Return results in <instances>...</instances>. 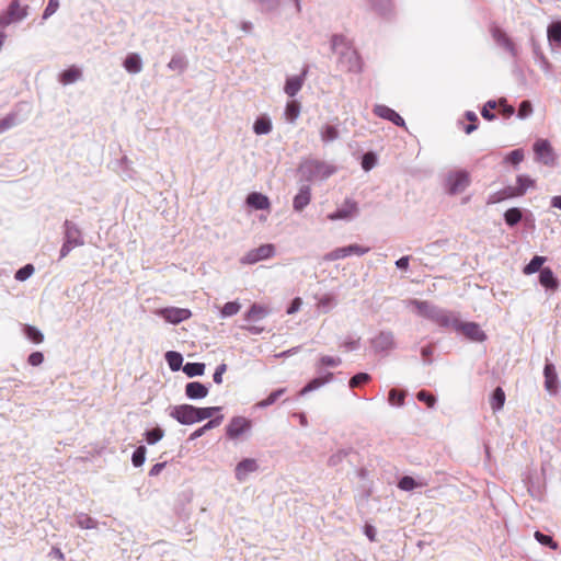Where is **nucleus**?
Listing matches in <instances>:
<instances>
[{
	"label": "nucleus",
	"mask_w": 561,
	"mask_h": 561,
	"mask_svg": "<svg viewBox=\"0 0 561 561\" xmlns=\"http://www.w3.org/2000/svg\"><path fill=\"white\" fill-rule=\"evenodd\" d=\"M253 129L257 135L268 134L272 130L271 121L267 117H260L255 121Z\"/></svg>",
	"instance_id": "obj_36"
},
{
	"label": "nucleus",
	"mask_w": 561,
	"mask_h": 561,
	"mask_svg": "<svg viewBox=\"0 0 561 561\" xmlns=\"http://www.w3.org/2000/svg\"><path fill=\"white\" fill-rule=\"evenodd\" d=\"M286 392V388L277 389L268 394V397L255 404L259 409H265L272 404H274L280 396H283Z\"/></svg>",
	"instance_id": "obj_31"
},
{
	"label": "nucleus",
	"mask_w": 561,
	"mask_h": 561,
	"mask_svg": "<svg viewBox=\"0 0 561 561\" xmlns=\"http://www.w3.org/2000/svg\"><path fill=\"white\" fill-rule=\"evenodd\" d=\"M548 39L551 43L561 44V22H552L547 30Z\"/></svg>",
	"instance_id": "obj_34"
},
{
	"label": "nucleus",
	"mask_w": 561,
	"mask_h": 561,
	"mask_svg": "<svg viewBox=\"0 0 561 561\" xmlns=\"http://www.w3.org/2000/svg\"><path fill=\"white\" fill-rule=\"evenodd\" d=\"M539 283L548 290L556 291L559 287V282L550 267H543L539 274Z\"/></svg>",
	"instance_id": "obj_21"
},
{
	"label": "nucleus",
	"mask_w": 561,
	"mask_h": 561,
	"mask_svg": "<svg viewBox=\"0 0 561 561\" xmlns=\"http://www.w3.org/2000/svg\"><path fill=\"white\" fill-rule=\"evenodd\" d=\"M524 159V152L523 150L520 149H516V150H513L511 151L507 157L505 158V160L514 165H517L518 163H520Z\"/></svg>",
	"instance_id": "obj_52"
},
{
	"label": "nucleus",
	"mask_w": 561,
	"mask_h": 561,
	"mask_svg": "<svg viewBox=\"0 0 561 561\" xmlns=\"http://www.w3.org/2000/svg\"><path fill=\"white\" fill-rule=\"evenodd\" d=\"M506 198L503 195L502 191L495 192L489 196L488 204H497Z\"/></svg>",
	"instance_id": "obj_62"
},
{
	"label": "nucleus",
	"mask_w": 561,
	"mask_h": 561,
	"mask_svg": "<svg viewBox=\"0 0 561 561\" xmlns=\"http://www.w3.org/2000/svg\"><path fill=\"white\" fill-rule=\"evenodd\" d=\"M268 313L270 309L267 306L253 304L249 311L245 313V320L250 323H255L264 319ZM247 330L253 334H259L263 331V328L256 324H250L247 327Z\"/></svg>",
	"instance_id": "obj_5"
},
{
	"label": "nucleus",
	"mask_w": 561,
	"mask_h": 561,
	"mask_svg": "<svg viewBox=\"0 0 561 561\" xmlns=\"http://www.w3.org/2000/svg\"><path fill=\"white\" fill-rule=\"evenodd\" d=\"M307 72L308 70L305 68L301 75L290 77L286 80L284 91L288 96L293 98L301 90Z\"/></svg>",
	"instance_id": "obj_16"
},
{
	"label": "nucleus",
	"mask_w": 561,
	"mask_h": 561,
	"mask_svg": "<svg viewBox=\"0 0 561 561\" xmlns=\"http://www.w3.org/2000/svg\"><path fill=\"white\" fill-rule=\"evenodd\" d=\"M245 203L249 207L260 210H270L271 202L270 198L257 192H252L248 195Z\"/></svg>",
	"instance_id": "obj_17"
},
{
	"label": "nucleus",
	"mask_w": 561,
	"mask_h": 561,
	"mask_svg": "<svg viewBox=\"0 0 561 561\" xmlns=\"http://www.w3.org/2000/svg\"><path fill=\"white\" fill-rule=\"evenodd\" d=\"M374 113L378 117L390 121L397 126H400V127L405 126L404 119L394 110H392L386 105H382V104L376 105L374 107Z\"/></svg>",
	"instance_id": "obj_13"
},
{
	"label": "nucleus",
	"mask_w": 561,
	"mask_h": 561,
	"mask_svg": "<svg viewBox=\"0 0 561 561\" xmlns=\"http://www.w3.org/2000/svg\"><path fill=\"white\" fill-rule=\"evenodd\" d=\"M504 403H505V393L501 387H497L494 389L491 400H490L491 409L494 412H497L503 408Z\"/></svg>",
	"instance_id": "obj_29"
},
{
	"label": "nucleus",
	"mask_w": 561,
	"mask_h": 561,
	"mask_svg": "<svg viewBox=\"0 0 561 561\" xmlns=\"http://www.w3.org/2000/svg\"><path fill=\"white\" fill-rule=\"evenodd\" d=\"M154 313L171 324H179L192 317V311L190 309L178 307L161 308L156 310Z\"/></svg>",
	"instance_id": "obj_4"
},
{
	"label": "nucleus",
	"mask_w": 561,
	"mask_h": 561,
	"mask_svg": "<svg viewBox=\"0 0 561 561\" xmlns=\"http://www.w3.org/2000/svg\"><path fill=\"white\" fill-rule=\"evenodd\" d=\"M226 370H227L226 364H220L217 366V368L214 373V376H213L215 383L220 385L222 382V375Z\"/></svg>",
	"instance_id": "obj_58"
},
{
	"label": "nucleus",
	"mask_w": 561,
	"mask_h": 561,
	"mask_svg": "<svg viewBox=\"0 0 561 561\" xmlns=\"http://www.w3.org/2000/svg\"><path fill=\"white\" fill-rule=\"evenodd\" d=\"M311 199V191L309 186H304L299 190L298 194L294 198V209L297 211H301Z\"/></svg>",
	"instance_id": "obj_24"
},
{
	"label": "nucleus",
	"mask_w": 561,
	"mask_h": 561,
	"mask_svg": "<svg viewBox=\"0 0 561 561\" xmlns=\"http://www.w3.org/2000/svg\"><path fill=\"white\" fill-rule=\"evenodd\" d=\"M369 379H370V376L368 374L358 373L350 379L348 385L351 388H356V387L360 386L362 383L367 382Z\"/></svg>",
	"instance_id": "obj_47"
},
{
	"label": "nucleus",
	"mask_w": 561,
	"mask_h": 561,
	"mask_svg": "<svg viewBox=\"0 0 561 561\" xmlns=\"http://www.w3.org/2000/svg\"><path fill=\"white\" fill-rule=\"evenodd\" d=\"M533 112V106L529 101H523L518 108V117L525 118Z\"/></svg>",
	"instance_id": "obj_55"
},
{
	"label": "nucleus",
	"mask_w": 561,
	"mask_h": 561,
	"mask_svg": "<svg viewBox=\"0 0 561 561\" xmlns=\"http://www.w3.org/2000/svg\"><path fill=\"white\" fill-rule=\"evenodd\" d=\"M146 459V448L144 446H139L136 448V450L133 453L131 461L135 467H140Z\"/></svg>",
	"instance_id": "obj_45"
},
{
	"label": "nucleus",
	"mask_w": 561,
	"mask_h": 561,
	"mask_svg": "<svg viewBox=\"0 0 561 561\" xmlns=\"http://www.w3.org/2000/svg\"><path fill=\"white\" fill-rule=\"evenodd\" d=\"M76 525L80 529H96L99 522L83 512H77L73 514Z\"/></svg>",
	"instance_id": "obj_23"
},
{
	"label": "nucleus",
	"mask_w": 561,
	"mask_h": 561,
	"mask_svg": "<svg viewBox=\"0 0 561 561\" xmlns=\"http://www.w3.org/2000/svg\"><path fill=\"white\" fill-rule=\"evenodd\" d=\"M25 334L34 343L43 342V334L34 327L27 325L25 328Z\"/></svg>",
	"instance_id": "obj_51"
},
{
	"label": "nucleus",
	"mask_w": 561,
	"mask_h": 561,
	"mask_svg": "<svg viewBox=\"0 0 561 561\" xmlns=\"http://www.w3.org/2000/svg\"><path fill=\"white\" fill-rule=\"evenodd\" d=\"M357 204L354 201H346L343 208L328 215L329 220L348 219L357 213Z\"/></svg>",
	"instance_id": "obj_19"
},
{
	"label": "nucleus",
	"mask_w": 561,
	"mask_h": 561,
	"mask_svg": "<svg viewBox=\"0 0 561 561\" xmlns=\"http://www.w3.org/2000/svg\"><path fill=\"white\" fill-rule=\"evenodd\" d=\"M44 356L43 353H31L28 356V363L32 366H38L43 363Z\"/></svg>",
	"instance_id": "obj_60"
},
{
	"label": "nucleus",
	"mask_w": 561,
	"mask_h": 561,
	"mask_svg": "<svg viewBox=\"0 0 561 561\" xmlns=\"http://www.w3.org/2000/svg\"><path fill=\"white\" fill-rule=\"evenodd\" d=\"M275 254V247L271 243L262 244L256 249L247 252L240 260L242 264H255L262 260L270 259Z\"/></svg>",
	"instance_id": "obj_6"
},
{
	"label": "nucleus",
	"mask_w": 561,
	"mask_h": 561,
	"mask_svg": "<svg viewBox=\"0 0 561 561\" xmlns=\"http://www.w3.org/2000/svg\"><path fill=\"white\" fill-rule=\"evenodd\" d=\"M543 375L546 390L550 394H556L558 392V377L554 365L549 360L545 365Z\"/></svg>",
	"instance_id": "obj_15"
},
{
	"label": "nucleus",
	"mask_w": 561,
	"mask_h": 561,
	"mask_svg": "<svg viewBox=\"0 0 561 561\" xmlns=\"http://www.w3.org/2000/svg\"><path fill=\"white\" fill-rule=\"evenodd\" d=\"M241 309V305L238 301H229L221 308L222 317H231L237 314Z\"/></svg>",
	"instance_id": "obj_43"
},
{
	"label": "nucleus",
	"mask_w": 561,
	"mask_h": 561,
	"mask_svg": "<svg viewBox=\"0 0 561 561\" xmlns=\"http://www.w3.org/2000/svg\"><path fill=\"white\" fill-rule=\"evenodd\" d=\"M165 467V462H159V463H156L154 466H152V468L150 469L149 471V476L151 477H156L158 476L162 470L163 468Z\"/></svg>",
	"instance_id": "obj_64"
},
{
	"label": "nucleus",
	"mask_w": 561,
	"mask_h": 561,
	"mask_svg": "<svg viewBox=\"0 0 561 561\" xmlns=\"http://www.w3.org/2000/svg\"><path fill=\"white\" fill-rule=\"evenodd\" d=\"M416 398L420 401L424 402L428 408H434V405L436 403V398L432 393H430L425 390L419 391L416 394Z\"/></svg>",
	"instance_id": "obj_46"
},
{
	"label": "nucleus",
	"mask_w": 561,
	"mask_h": 561,
	"mask_svg": "<svg viewBox=\"0 0 561 561\" xmlns=\"http://www.w3.org/2000/svg\"><path fill=\"white\" fill-rule=\"evenodd\" d=\"M300 114V104L297 101H290L287 103L285 108L286 119L295 122Z\"/></svg>",
	"instance_id": "obj_37"
},
{
	"label": "nucleus",
	"mask_w": 561,
	"mask_h": 561,
	"mask_svg": "<svg viewBox=\"0 0 561 561\" xmlns=\"http://www.w3.org/2000/svg\"><path fill=\"white\" fill-rule=\"evenodd\" d=\"M470 184V175L467 171L459 170L447 176V186L450 194L463 192Z\"/></svg>",
	"instance_id": "obj_9"
},
{
	"label": "nucleus",
	"mask_w": 561,
	"mask_h": 561,
	"mask_svg": "<svg viewBox=\"0 0 561 561\" xmlns=\"http://www.w3.org/2000/svg\"><path fill=\"white\" fill-rule=\"evenodd\" d=\"M375 162H376V158H375L374 153L368 152V153H365L363 157L362 167L364 170L368 171L375 165Z\"/></svg>",
	"instance_id": "obj_56"
},
{
	"label": "nucleus",
	"mask_w": 561,
	"mask_h": 561,
	"mask_svg": "<svg viewBox=\"0 0 561 561\" xmlns=\"http://www.w3.org/2000/svg\"><path fill=\"white\" fill-rule=\"evenodd\" d=\"M501 191L506 199L523 196V190H518L517 186H507Z\"/></svg>",
	"instance_id": "obj_54"
},
{
	"label": "nucleus",
	"mask_w": 561,
	"mask_h": 561,
	"mask_svg": "<svg viewBox=\"0 0 561 561\" xmlns=\"http://www.w3.org/2000/svg\"><path fill=\"white\" fill-rule=\"evenodd\" d=\"M424 485L425 483L417 482L410 476L402 477L398 483L399 489H401L402 491H413L414 489L422 488Z\"/></svg>",
	"instance_id": "obj_32"
},
{
	"label": "nucleus",
	"mask_w": 561,
	"mask_h": 561,
	"mask_svg": "<svg viewBox=\"0 0 561 561\" xmlns=\"http://www.w3.org/2000/svg\"><path fill=\"white\" fill-rule=\"evenodd\" d=\"M33 273L34 266L32 264H27L15 273V278L20 282H23L26 280Z\"/></svg>",
	"instance_id": "obj_49"
},
{
	"label": "nucleus",
	"mask_w": 561,
	"mask_h": 561,
	"mask_svg": "<svg viewBox=\"0 0 561 561\" xmlns=\"http://www.w3.org/2000/svg\"><path fill=\"white\" fill-rule=\"evenodd\" d=\"M168 66L170 69L182 71L185 68V61L181 57H173Z\"/></svg>",
	"instance_id": "obj_57"
},
{
	"label": "nucleus",
	"mask_w": 561,
	"mask_h": 561,
	"mask_svg": "<svg viewBox=\"0 0 561 561\" xmlns=\"http://www.w3.org/2000/svg\"><path fill=\"white\" fill-rule=\"evenodd\" d=\"M333 378L332 373L328 374H319V377L310 380L299 392L300 396H306L307 393L319 389L320 387L329 383Z\"/></svg>",
	"instance_id": "obj_20"
},
{
	"label": "nucleus",
	"mask_w": 561,
	"mask_h": 561,
	"mask_svg": "<svg viewBox=\"0 0 561 561\" xmlns=\"http://www.w3.org/2000/svg\"><path fill=\"white\" fill-rule=\"evenodd\" d=\"M220 407H207V408H196L195 407V415L196 422H201L214 416V414L220 411Z\"/></svg>",
	"instance_id": "obj_33"
},
{
	"label": "nucleus",
	"mask_w": 561,
	"mask_h": 561,
	"mask_svg": "<svg viewBox=\"0 0 561 561\" xmlns=\"http://www.w3.org/2000/svg\"><path fill=\"white\" fill-rule=\"evenodd\" d=\"M124 68L129 73H138L142 69V62L138 54L130 53L124 60Z\"/></svg>",
	"instance_id": "obj_25"
},
{
	"label": "nucleus",
	"mask_w": 561,
	"mask_h": 561,
	"mask_svg": "<svg viewBox=\"0 0 561 561\" xmlns=\"http://www.w3.org/2000/svg\"><path fill=\"white\" fill-rule=\"evenodd\" d=\"M517 188L523 190V195L530 187L535 186V181L529 179L528 176L519 175L517 176Z\"/></svg>",
	"instance_id": "obj_48"
},
{
	"label": "nucleus",
	"mask_w": 561,
	"mask_h": 561,
	"mask_svg": "<svg viewBox=\"0 0 561 561\" xmlns=\"http://www.w3.org/2000/svg\"><path fill=\"white\" fill-rule=\"evenodd\" d=\"M460 331L470 340L481 342L485 339L484 332L477 323L468 322L459 327Z\"/></svg>",
	"instance_id": "obj_22"
},
{
	"label": "nucleus",
	"mask_w": 561,
	"mask_h": 561,
	"mask_svg": "<svg viewBox=\"0 0 561 561\" xmlns=\"http://www.w3.org/2000/svg\"><path fill=\"white\" fill-rule=\"evenodd\" d=\"M169 415L184 425L196 423L195 407L191 404L170 407Z\"/></svg>",
	"instance_id": "obj_7"
},
{
	"label": "nucleus",
	"mask_w": 561,
	"mask_h": 561,
	"mask_svg": "<svg viewBox=\"0 0 561 561\" xmlns=\"http://www.w3.org/2000/svg\"><path fill=\"white\" fill-rule=\"evenodd\" d=\"M321 139L324 142L333 141L339 137V130L332 125H324L320 130Z\"/></svg>",
	"instance_id": "obj_39"
},
{
	"label": "nucleus",
	"mask_w": 561,
	"mask_h": 561,
	"mask_svg": "<svg viewBox=\"0 0 561 561\" xmlns=\"http://www.w3.org/2000/svg\"><path fill=\"white\" fill-rule=\"evenodd\" d=\"M499 108H500V113L505 118H510L515 113V108L512 105L507 104L506 99L499 100Z\"/></svg>",
	"instance_id": "obj_50"
},
{
	"label": "nucleus",
	"mask_w": 561,
	"mask_h": 561,
	"mask_svg": "<svg viewBox=\"0 0 561 561\" xmlns=\"http://www.w3.org/2000/svg\"><path fill=\"white\" fill-rule=\"evenodd\" d=\"M163 435H164V432L160 427L149 430L145 433L146 442L149 445H154L156 443H158L160 439H162Z\"/></svg>",
	"instance_id": "obj_41"
},
{
	"label": "nucleus",
	"mask_w": 561,
	"mask_h": 561,
	"mask_svg": "<svg viewBox=\"0 0 561 561\" xmlns=\"http://www.w3.org/2000/svg\"><path fill=\"white\" fill-rule=\"evenodd\" d=\"M490 32L497 45L502 46L504 49H506L513 55L516 54L515 45L510 38V36L505 33V31H503L497 25H492L490 27Z\"/></svg>",
	"instance_id": "obj_12"
},
{
	"label": "nucleus",
	"mask_w": 561,
	"mask_h": 561,
	"mask_svg": "<svg viewBox=\"0 0 561 561\" xmlns=\"http://www.w3.org/2000/svg\"><path fill=\"white\" fill-rule=\"evenodd\" d=\"M252 430V421L244 416H233L226 426V436L237 440Z\"/></svg>",
	"instance_id": "obj_2"
},
{
	"label": "nucleus",
	"mask_w": 561,
	"mask_h": 561,
	"mask_svg": "<svg viewBox=\"0 0 561 561\" xmlns=\"http://www.w3.org/2000/svg\"><path fill=\"white\" fill-rule=\"evenodd\" d=\"M165 359L172 371H178L182 367V353H165Z\"/></svg>",
	"instance_id": "obj_38"
},
{
	"label": "nucleus",
	"mask_w": 561,
	"mask_h": 561,
	"mask_svg": "<svg viewBox=\"0 0 561 561\" xmlns=\"http://www.w3.org/2000/svg\"><path fill=\"white\" fill-rule=\"evenodd\" d=\"M547 261L546 256L536 255L531 259V261L524 267L523 272L526 275L534 274L536 272H540L542 268L541 266Z\"/></svg>",
	"instance_id": "obj_30"
},
{
	"label": "nucleus",
	"mask_w": 561,
	"mask_h": 561,
	"mask_svg": "<svg viewBox=\"0 0 561 561\" xmlns=\"http://www.w3.org/2000/svg\"><path fill=\"white\" fill-rule=\"evenodd\" d=\"M222 419V415L210 419L206 424H204L202 427L197 428L190 435V440H195L198 437L203 436L207 431L219 426Z\"/></svg>",
	"instance_id": "obj_27"
},
{
	"label": "nucleus",
	"mask_w": 561,
	"mask_h": 561,
	"mask_svg": "<svg viewBox=\"0 0 561 561\" xmlns=\"http://www.w3.org/2000/svg\"><path fill=\"white\" fill-rule=\"evenodd\" d=\"M346 456V453L344 450H339L337 453L333 454L332 456H330L329 460H328V463L330 466H336L339 465L342 459Z\"/></svg>",
	"instance_id": "obj_59"
},
{
	"label": "nucleus",
	"mask_w": 561,
	"mask_h": 561,
	"mask_svg": "<svg viewBox=\"0 0 561 561\" xmlns=\"http://www.w3.org/2000/svg\"><path fill=\"white\" fill-rule=\"evenodd\" d=\"M522 211L518 208H510L505 211L504 218L508 226H515L522 219Z\"/></svg>",
	"instance_id": "obj_40"
},
{
	"label": "nucleus",
	"mask_w": 561,
	"mask_h": 561,
	"mask_svg": "<svg viewBox=\"0 0 561 561\" xmlns=\"http://www.w3.org/2000/svg\"><path fill=\"white\" fill-rule=\"evenodd\" d=\"M341 363H342V360L337 356H332V355L322 356L317 365L318 374H327L324 371L325 367H337Z\"/></svg>",
	"instance_id": "obj_28"
},
{
	"label": "nucleus",
	"mask_w": 561,
	"mask_h": 561,
	"mask_svg": "<svg viewBox=\"0 0 561 561\" xmlns=\"http://www.w3.org/2000/svg\"><path fill=\"white\" fill-rule=\"evenodd\" d=\"M534 536L539 543L547 546L552 550L558 549V543L552 539L551 536L545 535L538 530L535 533Z\"/></svg>",
	"instance_id": "obj_42"
},
{
	"label": "nucleus",
	"mask_w": 561,
	"mask_h": 561,
	"mask_svg": "<svg viewBox=\"0 0 561 561\" xmlns=\"http://www.w3.org/2000/svg\"><path fill=\"white\" fill-rule=\"evenodd\" d=\"M364 533L366 535V537L370 540V541H376V535H377V531H376V528L371 525H366L365 528H364Z\"/></svg>",
	"instance_id": "obj_63"
},
{
	"label": "nucleus",
	"mask_w": 561,
	"mask_h": 561,
	"mask_svg": "<svg viewBox=\"0 0 561 561\" xmlns=\"http://www.w3.org/2000/svg\"><path fill=\"white\" fill-rule=\"evenodd\" d=\"M299 170L308 181L325 180L335 172V168L319 160H307L301 163Z\"/></svg>",
	"instance_id": "obj_1"
},
{
	"label": "nucleus",
	"mask_w": 561,
	"mask_h": 561,
	"mask_svg": "<svg viewBox=\"0 0 561 561\" xmlns=\"http://www.w3.org/2000/svg\"><path fill=\"white\" fill-rule=\"evenodd\" d=\"M410 306L414 308V310L423 317L433 319L442 324H447L449 320V316L437 310L427 301H421L416 299L410 300Z\"/></svg>",
	"instance_id": "obj_3"
},
{
	"label": "nucleus",
	"mask_w": 561,
	"mask_h": 561,
	"mask_svg": "<svg viewBox=\"0 0 561 561\" xmlns=\"http://www.w3.org/2000/svg\"><path fill=\"white\" fill-rule=\"evenodd\" d=\"M59 8V1L58 0H49L46 9L43 13V19H48Z\"/></svg>",
	"instance_id": "obj_53"
},
{
	"label": "nucleus",
	"mask_w": 561,
	"mask_h": 561,
	"mask_svg": "<svg viewBox=\"0 0 561 561\" xmlns=\"http://www.w3.org/2000/svg\"><path fill=\"white\" fill-rule=\"evenodd\" d=\"M369 251H370L369 248H365V247H362L358 244H351L347 247L336 248V249L332 250L331 252H329L324 255V260L331 262V261L344 259V257L353 255V254L364 255Z\"/></svg>",
	"instance_id": "obj_10"
},
{
	"label": "nucleus",
	"mask_w": 561,
	"mask_h": 561,
	"mask_svg": "<svg viewBox=\"0 0 561 561\" xmlns=\"http://www.w3.org/2000/svg\"><path fill=\"white\" fill-rule=\"evenodd\" d=\"M534 151L538 159L541 160L545 164H550L553 162V151L548 140H537L534 145Z\"/></svg>",
	"instance_id": "obj_14"
},
{
	"label": "nucleus",
	"mask_w": 561,
	"mask_h": 561,
	"mask_svg": "<svg viewBox=\"0 0 561 561\" xmlns=\"http://www.w3.org/2000/svg\"><path fill=\"white\" fill-rule=\"evenodd\" d=\"M405 393L403 391H398L397 389H391L389 391L388 401L391 405L401 407L404 403Z\"/></svg>",
	"instance_id": "obj_44"
},
{
	"label": "nucleus",
	"mask_w": 561,
	"mask_h": 561,
	"mask_svg": "<svg viewBox=\"0 0 561 561\" xmlns=\"http://www.w3.org/2000/svg\"><path fill=\"white\" fill-rule=\"evenodd\" d=\"M185 394L191 400L204 399L208 394V387L198 381H192L186 383Z\"/></svg>",
	"instance_id": "obj_18"
},
{
	"label": "nucleus",
	"mask_w": 561,
	"mask_h": 561,
	"mask_svg": "<svg viewBox=\"0 0 561 561\" xmlns=\"http://www.w3.org/2000/svg\"><path fill=\"white\" fill-rule=\"evenodd\" d=\"M205 370V365L203 363H187L183 366V371L188 377L202 376Z\"/></svg>",
	"instance_id": "obj_35"
},
{
	"label": "nucleus",
	"mask_w": 561,
	"mask_h": 561,
	"mask_svg": "<svg viewBox=\"0 0 561 561\" xmlns=\"http://www.w3.org/2000/svg\"><path fill=\"white\" fill-rule=\"evenodd\" d=\"M81 76V70L76 66H71L59 75V81L67 85L78 81Z\"/></svg>",
	"instance_id": "obj_26"
},
{
	"label": "nucleus",
	"mask_w": 561,
	"mask_h": 561,
	"mask_svg": "<svg viewBox=\"0 0 561 561\" xmlns=\"http://www.w3.org/2000/svg\"><path fill=\"white\" fill-rule=\"evenodd\" d=\"M79 244H81V242H79V241H77V240H75V241L72 242V241H70V240L68 239V241H67V242L62 245V248H61V251H60L61 256H66V255L69 253V251H70L73 247H77V245H79Z\"/></svg>",
	"instance_id": "obj_61"
},
{
	"label": "nucleus",
	"mask_w": 561,
	"mask_h": 561,
	"mask_svg": "<svg viewBox=\"0 0 561 561\" xmlns=\"http://www.w3.org/2000/svg\"><path fill=\"white\" fill-rule=\"evenodd\" d=\"M27 15V5H21L19 0H13L5 13L0 16V26H7L19 22Z\"/></svg>",
	"instance_id": "obj_8"
},
{
	"label": "nucleus",
	"mask_w": 561,
	"mask_h": 561,
	"mask_svg": "<svg viewBox=\"0 0 561 561\" xmlns=\"http://www.w3.org/2000/svg\"><path fill=\"white\" fill-rule=\"evenodd\" d=\"M259 465L257 461L253 458H245L238 462L234 469L236 479L240 482L247 480L250 473L257 471Z\"/></svg>",
	"instance_id": "obj_11"
}]
</instances>
